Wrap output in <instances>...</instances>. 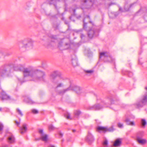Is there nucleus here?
I'll list each match as a JSON object with an SVG mask.
<instances>
[{
	"instance_id": "obj_1",
	"label": "nucleus",
	"mask_w": 147,
	"mask_h": 147,
	"mask_svg": "<svg viewBox=\"0 0 147 147\" xmlns=\"http://www.w3.org/2000/svg\"><path fill=\"white\" fill-rule=\"evenodd\" d=\"M23 67L21 65L13 66L10 63L4 64L0 66V77L4 78L10 76L13 69L16 71L22 72Z\"/></svg>"
},
{
	"instance_id": "obj_2",
	"label": "nucleus",
	"mask_w": 147,
	"mask_h": 147,
	"mask_svg": "<svg viewBox=\"0 0 147 147\" xmlns=\"http://www.w3.org/2000/svg\"><path fill=\"white\" fill-rule=\"evenodd\" d=\"M33 42L30 38L24 39L20 41L18 45L19 49L20 51L24 52L26 50H29L32 47Z\"/></svg>"
},
{
	"instance_id": "obj_3",
	"label": "nucleus",
	"mask_w": 147,
	"mask_h": 147,
	"mask_svg": "<svg viewBox=\"0 0 147 147\" xmlns=\"http://www.w3.org/2000/svg\"><path fill=\"white\" fill-rule=\"evenodd\" d=\"M45 74L44 72L38 69L34 70L32 78L34 81H42L45 82Z\"/></svg>"
},
{
	"instance_id": "obj_4",
	"label": "nucleus",
	"mask_w": 147,
	"mask_h": 147,
	"mask_svg": "<svg viewBox=\"0 0 147 147\" xmlns=\"http://www.w3.org/2000/svg\"><path fill=\"white\" fill-rule=\"evenodd\" d=\"M81 88L80 87L76 85L72 86L71 82H70V86L68 88L61 90L59 92V94L63 95L65 93L69 90H73L74 91L78 94H80L82 92Z\"/></svg>"
},
{
	"instance_id": "obj_5",
	"label": "nucleus",
	"mask_w": 147,
	"mask_h": 147,
	"mask_svg": "<svg viewBox=\"0 0 147 147\" xmlns=\"http://www.w3.org/2000/svg\"><path fill=\"white\" fill-rule=\"evenodd\" d=\"M47 15L49 16L52 22V25L53 28L55 30H58L60 24V21L58 20L57 14L51 15V13H49Z\"/></svg>"
},
{
	"instance_id": "obj_6",
	"label": "nucleus",
	"mask_w": 147,
	"mask_h": 147,
	"mask_svg": "<svg viewBox=\"0 0 147 147\" xmlns=\"http://www.w3.org/2000/svg\"><path fill=\"white\" fill-rule=\"evenodd\" d=\"M83 29L87 31L92 28L94 24L90 20V18L89 16L85 17L83 20Z\"/></svg>"
},
{
	"instance_id": "obj_7",
	"label": "nucleus",
	"mask_w": 147,
	"mask_h": 147,
	"mask_svg": "<svg viewBox=\"0 0 147 147\" xmlns=\"http://www.w3.org/2000/svg\"><path fill=\"white\" fill-rule=\"evenodd\" d=\"M115 130V129L113 125L108 128L105 127L98 126L96 128V131L99 133H105L107 132H113Z\"/></svg>"
},
{
	"instance_id": "obj_8",
	"label": "nucleus",
	"mask_w": 147,
	"mask_h": 147,
	"mask_svg": "<svg viewBox=\"0 0 147 147\" xmlns=\"http://www.w3.org/2000/svg\"><path fill=\"white\" fill-rule=\"evenodd\" d=\"M102 58L105 62H111L113 61V58L110 53L107 52H102L100 53V59Z\"/></svg>"
},
{
	"instance_id": "obj_9",
	"label": "nucleus",
	"mask_w": 147,
	"mask_h": 147,
	"mask_svg": "<svg viewBox=\"0 0 147 147\" xmlns=\"http://www.w3.org/2000/svg\"><path fill=\"white\" fill-rule=\"evenodd\" d=\"M146 92L145 93L142 99L139 102H137L136 105L138 107H142L147 104V87L145 88Z\"/></svg>"
},
{
	"instance_id": "obj_10",
	"label": "nucleus",
	"mask_w": 147,
	"mask_h": 147,
	"mask_svg": "<svg viewBox=\"0 0 147 147\" xmlns=\"http://www.w3.org/2000/svg\"><path fill=\"white\" fill-rule=\"evenodd\" d=\"M99 29L94 30L91 29L87 31L88 38L90 39H92L93 37H97L98 35Z\"/></svg>"
},
{
	"instance_id": "obj_11",
	"label": "nucleus",
	"mask_w": 147,
	"mask_h": 147,
	"mask_svg": "<svg viewBox=\"0 0 147 147\" xmlns=\"http://www.w3.org/2000/svg\"><path fill=\"white\" fill-rule=\"evenodd\" d=\"M34 70L30 68H24V67L22 72L24 74V77L30 76L32 78Z\"/></svg>"
},
{
	"instance_id": "obj_12",
	"label": "nucleus",
	"mask_w": 147,
	"mask_h": 147,
	"mask_svg": "<svg viewBox=\"0 0 147 147\" xmlns=\"http://www.w3.org/2000/svg\"><path fill=\"white\" fill-rule=\"evenodd\" d=\"M101 103L103 104L106 107H108L110 104H114V101L112 97H110L109 98L106 99L105 100H101Z\"/></svg>"
},
{
	"instance_id": "obj_13",
	"label": "nucleus",
	"mask_w": 147,
	"mask_h": 147,
	"mask_svg": "<svg viewBox=\"0 0 147 147\" xmlns=\"http://www.w3.org/2000/svg\"><path fill=\"white\" fill-rule=\"evenodd\" d=\"M94 140L95 139L93 136L89 131H88L85 139L86 141L89 144H91L94 142Z\"/></svg>"
},
{
	"instance_id": "obj_14",
	"label": "nucleus",
	"mask_w": 147,
	"mask_h": 147,
	"mask_svg": "<svg viewBox=\"0 0 147 147\" xmlns=\"http://www.w3.org/2000/svg\"><path fill=\"white\" fill-rule=\"evenodd\" d=\"M103 106L99 103L96 104L92 106H89L86 109L89 110H98L102 109Z\"/></svg>"
},
{
	"instance_id": "obj_15",
	"label": "nucleus",
	"mask_w": 147,
	"mask_h": 147,
	"mask_svg": "<svg viewBox=\"0 0 147 147\" xmlns=\"http://www.w3.org/2000/svg\"><path fill=\"white\" fill-rule=\"evenodd\" d=\"M1 96H0V98L1 100L3 101L5 100H10L11 99L10 96L8 95L6 92L2 90L1 93Z\"/></svg>"
},
{
	"instance_id": "obj_16",
	"label": "nucleus",
	"mask_w": 147,
	"mask_h": 147,
	"mask_svg": "<svg viewBox=\"0 0 147 147\" xmlns=\"http://www.w3.org/2000/svg\"><path fill=\"white\" fill-rule=\"evenodd\" d=\"M38 132L40 134L41 136V139L43 141H47L48 138V136L47 134H44L43 130L42 129H39Z\"/></svg>"
},
{
	"instance_id": "obj_17",
	"label": "nucleus",
	"mask_w": 147,
	"mask_h": 147,
	"mask_svg": "<svg viewBox=\"0 0 147 147\" xmlns=\"http://www.w3.org/2000/svg\"><path fill=\"white\" fill-rule=\"evenodd\" d=\"M47 1L49 5H54L55 9L56 10H57V3L60 2V0H47Z\"/></svg>"
},
{
	"instance_id": "obj_18",
	"label": "nucleus",
	"mask_w": 147,
	"mask_h": 147,
	"mask_svg": "<svg viewBox=\"0 0 147 147\" xmlns=\"http://www.w3.org/2000/svg\"><path fill=\"white\" fill-rule=\"evenodd\" d=\"M122 140V139L121 138L116 139L113 144V146L115 147L120 146L121 144Z\"/></svg>"
},
{
	"instance_id": "obj_19",
	"label": "nucleus",
	"mask_w": 147,
	"mask_h": 147,
	"mask_svg": "<svg viewBox=\"0 0 147 147\" xmlns=\"http://www.w3.org/2000/svg\"><path fill=\"white\" fill-rule=\"evenodd\" d=\"M136 3H134L131 4L129 5L126 2L124 8V9L125 10V11H129L130 9L133 7Z\"/></svg>"
},
{
	"instance_id": "obj_20",
	"label": "nucleus",
	"mask_w": 147,
	"mask_h": 147,
	"mask_svg": "<svg viewBox=\"0 0 147 147\" xmlns=\"http://www.w3.org/2000/svg\"><path fill=\"white\" fill-rule=\"evenodd\" d=\"M71 61L72 65L74 66H76L78 65V59L76 56L74 55L72 56Z\"/></svg>"
},
{
	"instance_id": "obj_21",
	"label": "nucleus",
	"mask_w": 147,
	"mask_h": 147,
	"mask_svg": "<svg viewBox=\"0 0 147 147\" xmlns=\"http://www.w3.org/2000/svg\"><path fill=\"white\" fill-rule=\"evenodd\" d=\"M7 140L9 144H13L15 142V138L12 134L8 138Z\"/></svg>"
},
{
	"instance_id": "obj_22",
	"label": "nucleus",
	"mask_w": 147,
	"mask_h": 147,
	"mask_svg": "<svg viewBox=\"0 0 147 147\" xmlns=\"http://www.w3.org/2000/svg\"><path fill=\"white\" fill-rule=\"evenodd\" d=\"M63 44V42L62 41H60L59 42L58 47L59 48H60L61 47L63 46L65 47V46H66V47L64 48L65 49H67L70 47V44L69 43H65L63 46L62 45Z\"/></svg>"
},
{
	"instance_id": "obj_23",
	"label": "nucleus",
	"mask_w": 147,
	"mask_h": 147,
	"mask_svg": "<svg viewBox=\"0 0 147 147\" xmlns=\"http://www.w3.org/2000/svg\"><path fill=\"white\" fill-rule=\"evenodd\" d=\"M61 74V73L60 72L56 71H54L51 74V76L53 79H54L57 77H60Z\"/></svg>"
},
{
	"instance_id": "obj_24",
	"label": "nucleus",
	"mask_w": 147,
	"mask_h": 147,
	"mask_svg": "<svg viewBox=\"0 0 147 147\" xmlns=\"http://www.w3.org/2000/svg\"><path fill=\"white\" fill-rule=\"evenodd\" d=\"M20 133L22 134H24L26 131L27 129L26 124H24L23 125L22 127H20Z\"/></svg>"
},
{
	"instance_id": "obj_25",
	"label": "nucleus",
	"mask_w": 147,
	"mask_h": 147,
	"mask_svg": "<svg viewBox=\"0 0 147 147\" xmlns=\"http://www.w3.org/2000/svg\"><path fill=\"white\" fill-rule=\"evenodd\" d=\"M126 125H129L134 126L135 123L134 121H130L129 119L127 118L124 121Z\"/></svg>"
},
{
	"instance_id": "obj_26",
	"label": "nucleus",
	"mask_w": 147,
	"mask_h": 147,
	"mask_svg": "<svg viewBox=\"0 0 147 147\" xmlns=\"http://www.w3.org/2000/svg\"><path fill=\"white\" fill-rule=\"evenodd\" d=\"M136 140L139 144H144L146 142V139H143L142 138L136 139Z\"/></svg>"
},
{
	"instance_id": "obj_27",
	"label": "nucleus",
	"mask_w": 147,
	"mask_h": 147,
	"mask_svg": "<svg viewBox=\"0 0 147 147\" xmlns=\"http://www.w3.org/2000/svg\"><path fill=\"white\" fill-rule=\"evenodd\" d=\"M74 113L75 117L76 118H78L80 115L81 114V112L79 110H76L74 111Z\"/></svg>"
},
{
	"instance_id": "obj_28",
	"label": "nucleus",
	"mask_w": 147,
	"mask_h": 147,
	"mask_svg": "<svg viewBox=\"0 0 147 147\" xmlns=\"http://www.w3.org/2000/svg\"><path fill=\"white\" fill-rule=\"evenodd\" d=\"M144 136V132L142 131H139L136 134V139L142 138Z\"/></svg>"
},
{
	"instance_id": "obj_29",
	"label": "nucleus",
	"mask_w": 147,
	"mask_h": 147,
	"mask_svg": "<svg viewBox=\"0 0 147 147\" xmlns=\"http://www.w3.org/2000/svg\"><path fill=\"white\" fill-rule=\"evenodd\" d=\"M83 31L82 29H80V30H76V32L77 33H79L80 32V37L82 39L85 37V35L82 33V32Z\"/></svg>"
},
{
	"instance_id": "obj_30",
	"label": "nucleus",
	"mask_w": 147,
	"mask_h": 147,
	"mask_svg": "<svg viewBox=\"0 0 147 147\" xmlns=\"http://www.w3.org/2000/svg\"><path fill=\"white\" fill-rule=\"evenodd\" d=\"M141 123L142 125L145 127L147 124V122L145 119H142L141 120Z\"/></svg>"
},
{
	"instance_id": "obj_31",
	"label": "nucleus",
	"mask_w": 147,
	"mask_h": 147,
	"mask_svg": "<svg viewBox=\"0 0 147 147\" xmlns=\"http://www.w3.org/2000/svg\"><path fill=\"white\" fill-rule=\"evenodd\" d=\"M84 72L88 74H92L93 72L94 71L92 70H86L84 69Z\"/></svg>"
},
{
	"instance_id": "obj_32",
	"label": "nucleus",
	"mask_w": 147,
	"mask_h": 147,
	"mask_svg": "<svg viewBox=\"0 0 147 147\" xmlns=\"http://www.w3.org/2000/svg\"><path fill=\"white\" fill-rule=\"evenodd\" d=\"M16 111L18 114L20 115L22 117L23 116V114L22 113V111L20 110L19 108H17L16 109Z\"/></svg>"
},
{
	"instance_id": "obj_33",
	"label": "nucleus",
	"mask_w": 147,
	"mask_h": 147,
	"mask_svg": "<svg viewBox=\"0 0 147 147\" xmlns=\"http://www.w3.org/2000/svg\"><path fill=\"white\" fill-rule=\"evenodd\" d=\"M26 102L27 103L31 104H33L34 103V102L29 98L27 99L26 100Z\"/></svg>"
},
{
	"instance_id": "obj_34",
	"label": "nucleus",
	"mask_w": 147,
	"mask_h": 147,
	"mask_svg": "<svg viewBox=\"0 0 147 147\" xmlns=\"http://www.w3.org/2000/svg\"><path fill=\"white\" fill-rule=\"evenodd\" d=\"M102 144L105 146V147H107L108 141L107 140H105L102 143Z\"/></svg>"
},
{
	"instance_id": "obj_35",
	"label": "nucleus",
	"mask_w": 147,
	"mask_h": 147,
	"mask_svg": "<svg viewBox=\"0 0 147 147\" xmlns=\"http://www.w3.org/2000/svg\"><path fill=\"white\" fill-rule=\"evenodd\" d=\"M55 127L53 126V125H51L49 126V130H53L54 129Z\"/></svg>"
},
{
	"instance_id": "obj_36",
	"label": "nucleus",
	"mask_w": 147,
	"mask_h": 147,
	"mask_svg": "<svg viewBox=\"0 0 147 147\" xmlns=\"http://www.w3.org/2000/svg\"><path fill=\"white\" fill-rule=\"evenodd\" d=\"M126 74L128 75V76H129V77H131L133 75V73L129 71H127Z\"/></svg>"
},
{
	"instance_id": "obj_37",
	"label": "nucleus",
	"mask_w": 147,
	"mask_h": 147,
	"mask_svg": "<svg viewBox=\"0 0 147 147\" xmlns=\"http://www.w3.org/2000/svg\"><path fill=\"white\" fill-rule=\"evenodd\" d=\"M65 24H66L68 26V28L67 29V30H68L69 29L70 25L69 24V22L67 20H65Z\"/></svg>"
},
{
	"instance_id": "obj_38",
	"label": "nucleus",
	"mask_w": 147,
	"mask_h": 147,
	"mask_svg": "<svg viewBox=\"0 0 147 147\" xmlns=\"http://www.w3.org/2000/svg\"><path fill=\"white\" fill-rule=\"evenodd\" d=\"M118 126L119 128H123V124L122 123H118Z\"/></svg>"
},
{
	"instance_id": "obj_39",
	"label": "nucleus",
	"mask_w": 147,
	"mask_h": 147,
	"mask_svg": "<svg viewBox=\"0 0 147 147\" xmlns=\"http://www.w3.org/2000/svg\"><path fill=\"white\" fill-rule=\"evenodd\" d=\"M32 112L35 114H37L38 113V111L36 109H32Z\"/></svg>"
},
{
	"instance_id": "obj_40",
	"label": "nucleus",
	"mask_w": 147,
	"mask_h": 147,
	"mask_svg": "<svg viewBox=\"0 0 147 147\" xmlns=\"http://www.w3.org/2000/svg\"><path fill=\"white\" fill-rule=\"evenodd\" d=\"M64 116L65 117H66L67 119H71L70 118V115L69 113H67V115H66V114H65Z\"/></svg>"
},
{
	"instance_id": "obj_41",
	"label": "nucleus",
	"mask_w": 147,
	"mask_h": 147,
	"mask_svg": "<svg viewBox=\"0 0 147 147\" xmlns=\"http://www.w3.org/2000/svg\"><path fill=\"white\" fill-rule=\"evenodd\" d=\"M3 125L2 124L0 123V131H2L3 129Z\"/></svg>"
},
{
	"instance_id": "obj_42",
	"label": "nucleus",
	"mask_w": 147,
	"mask_h": 147,
	"mask_svg": "<svg viewBox=\"0 0 147 147\" xmlns=\"http://www.w3.org/2000/svg\"><path fill=\"white\" fill-rule=\"evenodd\" d=\"M62 86H63V84L62 83H60L56 87V88H58V87H62Z\"/></svg>"
},
{
	"instance_id": "obj_43",
	"label": "nucleus",
	"mask_w": 147,
	"mask_h": 147,
	"mask_svg": "<svg viewBox=\"0 0 147 147\" xmlns=\"http://www.w3.org/2000/svg\"><path fill=\"white\" fill-rule=\"evenodd\" d=\"M51 38L56 39V36L55 35H52L51 36Z\"/></svg>"
},
{
	"instance_id": "obj_44",
	"label": "nucleus",
	"mask_w": 147,
	"mask_h": 147,
	"mask_svg": "<svg viewBox=\"0 0 147 147\" xmlns=\"http://www.w3.org/2000/svg\"><path fill=\"white\" fill-rule=\"evenodd\" d=\"M15 123L16 124L17 126H18L20 123V122H18L16 121H15Z\"/></svg>"
},
{
	"instance_id": "obj_45",
	"label": "nucleus",
	"mask_w": 147,
	"mask_h": 147,
	"mask_svg": "<svg viewBox=\"0 0 147 147\" xmlns=\"http://www.w3.org/2000/svg\"><path fill=\"white\" fill-rule=\"evenodd\" d=\"M119 11H121V12H125V10H124V11H123V10H122V8L121 7H119Z\"/></svg>"
},
{
	"instance_id": "obj_46",
	"label": "nucleus",
	"mask_w": 147,
	"mask_h": 147,
	"mask_svg": "<svg viewBox=\"0 0 147 147\" xmlns=\"http://www.w3.org/2000/svg\"><path fill=\"white\" fill-rule=\"evenodd\" d=\"M59 134L61 137H62L63 136V134L61 133V132H59Z\"/></svg>"
},
{
	"instance_id": "obj_47",
	"label": "nucleus",
	"mask_w": 147,
	"mask_h": 147,
	"mask_svg": "<svg viewBox=\"0 0 147 147\" xmlns=\"http://www.w3.org/2000/svg\"><path fill=\"white\" fill-rule=\"evenodd\" d=\"M12 53L11 52H9L8 53H7L6 54V56H9L10 55H11V54Z\"/></svg>"
},
{
	"instance_id": "obj_48",
	"label": "nucleus",
	"mask_w": 147,
	"mask_h": 147,
	"mask_svg": "<svg viewBox=\"0 0 147 147\" xmlns=\"http://www.w3.org/2000/svg\"><path fill=\"white\" fill-rule=\"evenodd\" d=\"M72 17V16H70V17H69V19H70V20H71V21H73V22H75V20H72V19H71Z\"/></svg>"
},
{
	"instance_id": "obj_49",
	"label": "nucleus",
	"mask_w": 147,
	"mask_h": 147,
	"mask_svg": "<svg viewBox=\"0 0 147 147\" xmlns=\"http://www.w3.org/2000/svg\"><path fill=\"white\" fill-rule=\"evenodd\" d=\"M81 17V16L80 15H79L78 16H77L76 18L78 19H79Z\"/></svg>"
},
{
	"instance_id": "obj_50",
	"label": "nucleus",
	"mask_w": 147,
	"mask_h": 147,
	"mask_svg": "<svg viewBox=\"0 0 147 147\" xmlns=\"http://www.w3.org/2000/svg\"><path fill=\"white\" fill-rule=\"evenodd\" d=\"M48 147H56L55 146H54L52 145H50Z\"/></svg>"
},
{
	"instance_id": "obj_51",
	"label": "nucleus",
	"mask_w": 147,
	"mask_h": 147,
	"mask_svg": "<svg viewBox=\"0 0 147 147\" xmlns=\"http://www.w3.org/2000/svg\"><path fill=\"white\" fill-rule=\"evenodd\" d=\"M0 54L2 55L3 54L2 51L1 50H0Z\"/></svg>"
},
{
	"instance_id": "obj_52",
	"label": "nucleus",
	"mask_w": 147,
	"mask_h": 147,
	"mask_svg": "<svg viewBox=\"0 0 147 147\" xmlns=\"http://www.w3.org/2000/svg\"><path fill=\"white\" fill-rule=\"evenodd\" d=\"M73 15L75 16H76V12H73Z\"/></svg>"
},
{
	"instance_id": "obj_53",
	"label": "nucleus",
	"mask_w": 147,
	"mask_h": 147,
	"mask_svg": "<svg viewBox=\"0 0 147 147\" xmlns=\"http://www.w3.org/2000/svg\"><path fill=\"white\" fill-rule=\"evenodd\" d=\"M76 10L75 9H74L73 10V12H76Z\"/></svg>"
},
{
	"instance_id": "obj_54",
	"label": "nucleus",
	"mask_w": 147,
	"mask_h": 147,
	"mask_svg": "<svg viewBox=\"0 0 147 147\" xmlns=\"http://www.w3.org/2000/svg\"><path fill=\"white\" fill-rule=\"evenodd\" d=\"M76 131V130L75 129H72V131L74 133V132H75Z\"/></svg>"
},
{
	"instance_id": "obj_55",
	"label": "nucleus",
	"mask_w": 147,
	"mask_h": 147,
	"mask_svg": "<svg viewBox=\"0 0 147 147\" xmlns=\"http://www.w3.org/2000/svg\"><path fill=\"white\" fill-rule=\"evenodd\" d=\"M147 18V15L144 18L145 20H146V21L147 22V20H146V19Z\"/></svg>"
},
{
	"instance_id": "obj_56",
	"label": "nucleus",
	"mask_w": 147,
	"mask_h": 147,
	"mask_svg": "<svg viewBox=\"0 0 147 147\" xmlns=\"http://www.w3.org/2000/svg\"><path fill=\"white\" fill-rule=\"evenodd\" d=\"M40 140V138L35 139V140H36L39 141V140Z\"/></svg>"
},
{
	"instance_id": "obj_57",
	"label": "nucleus",
	"mask_w": 147,
	"mask_h": 147,
	"mask_svg": "<svg viewBox=\"0 0 147 147\" xmlns=\"http://www.w3.org/2000/svg\"><path fill=\"white\" fill-rule=\"evenodd\" d=\"M95 120L96 121V122L98 123V119H96Z\"/></svg>"
},
{
	"instance_id": "obj_58",
	"label": "nucleus",
	"mask_w": 147,
	"mask_h": 147,
	"mask_svg": "<svg viewBox=\"0 0 147 147\" xmlns=\"http://www.w3.org/2000/svg\"><path fill=\"white\" fill-rule=\"evenodd\" d=\"M87 2V0H84V3H86Z\"/></svg>"
},
{
	"instance_id": "obj_59",
	"label": "nucleus",
	"mask_w": 147,
	"mask_h": 147,
	"mask_svg": "<svg viewBox=\"0 0 147 147\" xmlns=\"http://www.w3.org/2000/svg\"><path fill=\"white\" fill-rule=\"evenodd\" d=\"M64 139H62L61 140L62 143H63L64 142Z\"/></svg>"
},
{
	"instance_id": "obj_60",
	"label": "nucleus",
	"mask_w": 147,
	"mask_h": 147,
	"mask_svg": "<svg viewBox=\"0 0 147 147\" xmlns=\"http://www.w3.org/2000/svg\"><path fill=\"white\" fill-rule=\"evenodd\" d=\"M117 15H118V14H115V17H116L117 16Z\"/></svg>"
},
{
	"instance_id": "obj_61",
	"label": "nucleus",
	"mask_w": 147,
	"mask_h": 147,
	"mask_svg": "<svg viewBox=\"0 0 147 147\" xmlns=\"http://www.w3.org/2000/svg\"><path fill=\"white\" fill-rule=\"evenodd\" d=\"M2 110V108H0V111H1Z\"/></svg>"
},
{
	"instance_id": "obj_62",
	"label": "nucleus",
	"mask_w": 147,
	"mask_h": 147,
	"mask_svg": "<svg viewBox=\"0 0 147 147\" xmlns=\"http://www.w3.org/2000/svg\"><path fill=\"white\" fill-rule=\"evenodd\" d=\"M76 90L77 91H78L79 90H78V89H76Z\"/></svg>"
},
{
	"instance_id": "obj_63",
	"label": "nucleus",
	"mask_w": 147,
	"mask_h": 147,
	"mask_svg": "<svg viewBox=\"0 0 147 147\" xmlns=\"http://www.w3.org/2000/svg\"><path fill=\"white\" fill-rule=\"evenodd\" d=\"M139 12V11H138L137 13H138Z\"/></svg>"
}]
</instances>
